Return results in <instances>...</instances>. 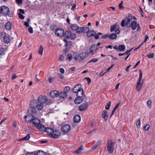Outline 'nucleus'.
<instances>
[{"instance_id": "39448f33", "label": "nucleus", "mask_w": 155, "mask_h": 155, "mask_svg": "<svg viewBox=\"0 0 155 155\" xmlns=\"http://www.w3.org/2000/svg\"><path fill=\"white\" fill-rule=\"evenodd\" d=\"M86 53L85 52H82L79 54L78 55L75 56H74V58L76 61L81 62L86 57Z\"/></svg>"}, {"instance_id": "680f3d73", "label": "nucleus", "mask_w": 155, "mask_h": 155, "mask_svg": "<svg viewBox=\"0 0 155 155\" xmlns=\"http://www.w3.org/2000/svg\"><path fill=\"white\" fill-rule=\"evenodd\" d=\"M101 140H98L97 142L95 144L97 146H98L101 143Z\"/></svg>"}, {"instance_id": "a19ab883", "label": "nucleus", "mask_w": 155, "mask_h": 155, "mask_svg": "<svg viewBox=\"0 0 155 155\" xmlns=\"http://www.w3.org/2000/svg\"><path fill=\"white\" fill-rule=\"evenodd\" d=\"M151 101L150 100H148L147 102V104L149 108H150L151 107Z\"/></svg>"}, {"instance_id": "1a4fd4ad", "label": "nucleus", "mask_w": 155, "mask_h": 155, "mask_svg": "<svg viewBox=\"0 0 155 155\" xmlns=\"http://www.w3.org/2000/svg\"><path fill=\"white\" fill-rule=\"evenodd\" d=\"M84 94H81L79 95H76L77 97L75 98L74 100V103L76 104H79L82 103L83 100V98L82 97L84 96V97H85V95H84Z\"/></svg>"}, {"instance_id": "7ed1b4c3", "label": "nucleus", "mask_w": 155, "mask_h": 155, "mask_svg": "<svg viewBox=\"0 0 155 155\" xmlns=\"http://www.w3.org/2000/svg\"><path fill=\"white\" fill-rule=\"evenodd\" d=\"M37 102L39 105L42 104L43 108V104L45 103L47 105L50 104L51 103V101L50 99H48L47 97L45 95H41L39 96L38 98Z\"/></svg>"}, {"instance_id": "e433bc0d", "label": "nucleus", "mask_w": 155, "mask_h": 155, "mask_svg": "<svg viewBox=\"0 0 155 155\" xmlns=\"http://www.w3.org/2000/svg\"><path fill=\"white\" fill-rule=\"evenodd\" d=\"M45 154L46 153L42 150H39L36 153V155H45Z\"/></svg>"}, {"instance_id": "e2e57ef3", "label": "nucleus", "mask_w": 155, "mask_h": 155, "mask_svg": "<svg viewBox=\"0 0 155 155\" xmlns=\"http://www.w3.org/2000/svg\"><path fill=\"white\" fill-rule=\"evenodd\" d=\"M150 127H143V129L144 130H147Z\"/></svg>"}, {"instance_id": "6ab92c4d", "label": "nucleus", "mask_w": 155, "mask_h": 155, "mask_svg": "<svg viewBox=\"0 0 155 155\" xmlns=\"http://www.w3.org/2000/svg\"><path fill=\"white\" fill-rule=\"evenodd\" d=\"M71 129V127H61V130L64 133H68Z\"/></svg>"}, {"instance_id": "4c0bfd02", "label": "nucleus", "mask_w": 155, "mask_h": 155, "mask_svg": "<svg viewBox=\"0 0 155 155\" xmlns=\"http://www.w3.org/2000/svg\"><path fill=\"white\" fill-rule=\"evenodd\" d=\"M111 102L110 101H109L107 102V105L106 106L105 108L107 110H109L110 108V107L111 104Z\"/></svg>"}, {"instance_id": "ea45409f", "label": "nucleus", "mask_w": 155, "mask_h": 155, "mask_svg": "<svg viewBox=\"0 0 155 155\" xmlns=\"http://www.w3.org/2000/svg\"><path fill=\"white\" fill-rule=\"evenodd\" d=\"M127 18H130L131 19V20H132V18H133V19L134 20H137V18L134 16H132L130 14H129Z\"/></svg>"}, {"instance_id": "0eeeda50", "label": "nucleus", "mask_w": 155, "mask_h": 155, "mask_svg": "<svg viewBox=\"0 0 155 155\" xmlns=\"http://www.w3.org/2000/svg\"><path fill=\"white\" fill-rule=\"evenodd\" d=\"M81 85L80 84H78L75 86L73 89V93H76V95H79V93L81 94H84V91L81 88Z\"/></svg>"}, {"instance_id": "58836bf2", "label": "nucleus", "mask_w": 155, "mask_h": 155, "mask_svg": "<svg viewBox=\"0 0 155 155\" xmlns=\"http://www.w3.org/2000/svg\"><path fill=\"white\" fill-rule=\"evenodd\" d=\"M5 51L2 48H0V55H3L5 54Z\"/></svg>"}, {"instance_id": "3c124183", "label": "nucleus", "mask_w": 155, "mask_h": 155, "mask_svg": "<svg viewBox=\"0 0 155 155\" xmlns=\"http://www.w3.org/2000/svg\"><path fill=\"white\" fill-rule=\"evenodd\" d=\"M123 4V1H121V2L119 4V8L121 9V8H123V7L122 6V5Z\"/></svg>"}, {"instance_id": "5701e85b", "label": "nucleus", "mask_w": 155, "mask_h": 155, "mask_svg": "<svg viewBox=\"0 0 155 155\" xmlns=\"http://www.w3.org/2000/svg\"><path fill=\"white\" fill-rule=\"evenodd\" d=\"M102 116V117L105 120H107L108 118L107 112L106 110H104L103 111Z\"/></svg>"}, {"instance_id": "09e8293b", "label": "nucleus", "mask_w": 155, "mask_h": 155, "mask_svg": "<svg viewBox=\"0 0 155 155\" xmlns=\"http://www.w3.org/2000/svg\"><path fill=\"white\" fill-rule=\"evenodd\" d=\"M28 30L29 33L32 34L33 33V28L31 27H30L28 28Z\"/></svg>"}, {"instance_id": "f8f14e48", "label": "nucleus", "mask_w": 155, "mask_h": 155, "mask_svg": "<svg viewBox=\"0 0 155 155\" xmlns=\"http://www.w3.org/2000/svg\"><path fill=\"white\" fill-rule=\"evenodd\" d=\"M31 123L34 124V126H44L43 125L41 124L40 120L35 116L33 117Z\"/></svg>"}, {"instance_id": "a211bd4d", "label": "nucleus", "mask_w": 155, "mask_h": 155, "mask_svg": "<svg viewBox=\"0 0 155 155\" xmlns=\"http://www.w3.org/2000/svg\"><path fill=\"white\" fill-rule=\"evenodd\" d=\"M32 115L28 114L27 115L25 116L24 119L25 121L31 123V120L33 118Z\"/></svg>"}, {"instance_id": "aec40b11", "label": "nucleus", "mask_w": 155, "mask_h": 155, "mask_svg": "<svg viewBox=\"0 0 155 155\" xmlns=\"http://www.w3.org/2000/svg\"><path fill=\"white\" fill-rule=\"evenodd\" d=\"M87 33V37H90L92 36H94L96 34V32L93 30H88L87 32H86Z\"/></svg>"}, {"instance_id": "7c9ffc66", "label": "nucleus", "mask_w": 155, "mask_h": 155, "mask_svg": "<svg viewBox=\"0 0 155 155\" xmlns=\"http://www.w3.org/2000/svg\"><path fill=\"white\" fill-rule=\"evenodd\" d=\"M125 49V46L124 45H121L118 46V50L120 51H123Z\"/></svg>"}, {"instance_id": "8fccbe9b", "label": "nucleus", "mask_w": 155, "mask_h": 155, "mask_svg": "<svg viewBox=\"0 0 155 155\" xmlns=\"http://www.w3.org/2000/svg\"><path fill=\"white\" fill-rule=\"evenodd\" d=\"M54 79V78L52 77H49L48 81L50 82V83H52L53 81V80Z\"/></svg>"}, {"instance_id": "ddd939ff", "label": "nucleus", "mask_w": 155, "mask_h": 155, "mask_svg": "<svg viewBox=\"0 0 155 155\" xmlns=\"http://www.w3.org/2000/svg\"><path fill=\"white\" fill-rule=\"evenodd\" d=\"M89 30V28L87 27H81L78 26V28L77 29L76 33L80 34L82 33H85Z\"/></svg>"}, {"instance_id": "6e6552de", "label": "nucleus", "mask_w": 155, "mask_h": 155, "mask_svg": "<svg viewBox=\"0 0 155 155\" xmlns=\"http://www.w3.org/2000/svg\"><path fill=\"white\" fill-rule=\"evenodd\" d=\"M140 72V76L139 77L138 81V82L137 83V85L136 86V88L137 90V91H140V90L141 88L142 87L143 84H141V81L142 80V73L141 71L140 70H139Z\"/></svg>"}, {"instance_id": "de8ad7c7", "label": "nucleus", "mask_w": 155, "mask_h": 155, "mask_svg": "<svg viewBox=\"0 0 155 155\" xmlns=\"http://www.w3.org/2000/svg\"><path fill=\"white\" fill-rule=\"evenodd\" d=\"M26 155H36L35 152L29 153L28 152L27 153Z\"/></svg>"}, {"instance_id": "6e6d98bb", "label": "nucleus", "mask_w": 155, "mask_h": 155, "mask_svg": "<svg viewBox=\"0 0 155 155\" xmlns=\"http://www.w3.org/2000/svg\"><path fill=\"white\" fill-rule=\"evenodd\" d=\"M116 110L115 109H114L112 111V112L110 114V118L114 114V113L115 111V110Z\"/></svg>"}, {"instance_id": "4468645a", "label": "nucleus", "mask_w": 155, "mask_h": 155, "mask_svg": "<svg viewBox=\"0 0 155 155\" xmlns=\"http://www.w3.org/2000/svg\"><path fill=\"white\" fill-rule=\"evenodd\" d=\"M64 31L61 28H58L55 31V34L60 37L64 35Z\"/></svg>"}, {"instance_id": "9d476101", "label": "nucleus", "mask_w": 155, "mask_h": 155, "mask_svg": "<svg viewBox=\"0 0 155 155\" xmlns=\"http://www.w3.org/2000/svg\"><path fill=\"white\" fill-rule=\"evenodd\" d=\"M61 134V131L59 130H54L51 134H49V136L52 138H58Z\"/></svg>"}, {"instance_id": "4be33fe9", "label": "nucleus", "mask_w": 155, "mask_h": 155, "mask_svg": "<svg viewBox=\"0 0 155 155\" xmlns=\"http://www.w3.org/2000/svg\"><path fill=\"white\" fill-rule=\"evenodd\" d=\"M74 121L75 123H78L81 120V117L79 115H75L74 118Z\"/></svg>"}, {"instance_id": "412c9836", "label": "nucleus", "mask_w": 155, "mask_h": 155, "mask_svg": "<svg viewBox=\"0 0 155 155\" xmlns=\"http://www.w3.org/2000/svg\"><path fill=\"white\" fill-rule=\"evenodd\" d=\"M67 96V94L66 92H64L59 93L58 97L61 99H64L66 98Z\"/></svg>"}, {"instance_id": "69168bd1", "label": "nucleus", "mask_w": 155, "mask_h": 155, "mask_svg": "<svg viewBox=\"0 0 155 155\" xmlns=\"http://www.w3.org/2000/svg\"><path fill=\"white\" fill-rule=\"evenodd\" d=\"M99 35H98V34L97 35H96V34L94 35L95 38L96 39H98L99 37Z\"/></svg>"}, {"instance_id": "dca6fc26", "label": "nucleus", "mask_w": 155, "mask_h": 155, "mask_svg": "<svg viewBox=\"0 0 155 155\" xmlns=\"http://www.w3.org/2000/svg\"><path fill=\"white\" fill-rule=\"evenodd\" d=\"M88 104L87 103H82L79 107L78 110L82 111L85 110L88 107Z\"/></svg>"}, {"instance_id": "774afa93", "label": "nucleus", "mask_w": 155, "mask_h": 155, "mask_svg": "<svg viewBox=\"0 0 155 155\" xmlns=\"http://www.w3.org/2000/svg\"><path fill=\"white\" fill-rule=\"evenodd\" d=\"M19 12H20V13H22L23 14H25V11H24L22 9H19Z\"/></svg>"}, {"instance_id": "c85d7f7f", "label": "nucleus", "mask_w": 155, "mask_h": 155, "mask_svg": "<svg viewBox=\"0 0 155 155\" xmlns=\"http://www.w3.org/2000/svg\"><path fill=\"white\" fill-rule=\"evenodd\" d=\"M38 130L42 132H45V127H35Z\"/></svg>"}, {"instance_id": "49530a36", "label": "nucleus", "mask_w": 155, "mask_h": 155, "mask_svg": "<svg viewBox=\"0 0 155 155\" xmlns=\"http://www.w3.org/2000/svg\"><path fill=\"white\" fill-rule=\"evenodd\" d=\"M84 79L87 81L88 84H90L91 83V80L90 78L88 77H86Z\"/></svg>"}, {"instance_id": "c9c22d12", "label": "nucleus", "mask_w": 155, "mask_h": 155, "mask_svg": "<svg viewBox=\"0 0 155 155\" xmlns=\"http://www.w3.org/2000/svg\"><path fill=\"white\" fill-rule=\"evenodd\" d=\"M72 58V55L70 54H68L67 56V59L69 61H71Z\"/></svg>"}, {"instance_id": "393cba45", "label": "nucleus", "mask_w": 155, "mask_h": 155, "mask_svg": "<svg viewBox=\"0 0 155 155\" xmlns=\"http://www.w3.org/2000/svg\"><path fill=\"white\" fill-rule=\"evenodd\" d=\"M54 129L49 127H45V132L49 133V134H51L53 132Z\"/></svg>"}, {"instance_id": "5fc2aeb1", "label": "nucleus", "mask_w": 155, "mask_h": 155, "mask_svg": "<svg viewBox=\"0 0 155 155\" xmlns=\"http://www.w3.org/2000/svg\"><path fill=\"white\" fill-rule=\"evenodd\" d=\"M136 125L137 126H139L140 125V119H139L136 122Z\"/></svg>"}, {"instance_id": "4d7b16f0", "label": "nucleus", "mask_w": 155, "mask_h": 155, "mask_svg": "<svg viewBox=\"0 0 155 155\" xmlns=\"http://www.w3.org/2000/svg\"><path fill=\"white\" fill-rule=\"evenodd\" d=\"M133 49V48H131L129 50H127L124 53V54H126V55L129 52H130Z\"/></svg>"}, {"instance_id": "37998d69", "label": "nucleus", "mask_w": 155, "mask_h": 155, "mask_svg": "<svg viewBox=\"0 0 155 155\" xmlns=\"http://www.w3.org/2000/svg\"><path fill=\"white\" fill-rule=\"evenodd\" d=\"M109 34H107L105 35L102 36L101 37L102 38L105 39L107 38H109Z\"/></svg>"}, {"instance_id": "13d9d810", "label": "nucleus", "mask_w": 155, "mask_h": 155, "mask_svg": "<svg viewBox=\"0 0 155 155\" xmlns=\"http://www.w3.org/2000/svg\"><path fill=\"white\" fill-rule=\"evenodd\" d=\"M17 77V76L16 75V74H13L12 75V80H13L16 78Z\"/></svg>"}, {"instance_id": "9b49d317", "label": "nucleus", "mask_w": 155, "mask_h": 155, "mask_svg": "<svg viewBox=\"0 0 155 155\" xmlns=\"http://www.w3.org/2000/svg\"><path fill=\"white\" fill-rule=\"evenodd\" d=\"M64 36L66 39L70 38L71 39L74 40L76 37V35L75 34L72 33L71 31H66L64 34Z\"/></svg>"}, {"instance_id": "20e7f679", "label": "nucleus", "mask_w": 155, "mask_h": 155, "mask_svg": "<svg viewBox=\"0 0 155 155\" xmlns=\"http://www.w3.org/2000/svg\"><path fill=\"white\" fill-rule=\"evenodd\" d=\"M115 142L113 140H108L107 142V150L108 152L111 154L113 152L114 148Z\"/></svg>"}, {"instance_id": "423d86ee", "label": "nucleus", "mask_w": 155, "mask_h": 155, "mask_svg": "<svg viewBox=\"0 0 155 155\" xmlns=\"http://www.w3.org/2000/svg\"><path fill=\"white\" fill-rule=\"evenodd\" d=\"M0 13L5 15H8L9 17L12 16L13 14L9 11L8 7L5 6H3L0 8Z\"/></svg>"}, {"instance_id": "c03bdc74", "label": "nucleus", "mask_w": 155, "mask_h": 155, "mask_svg": "<svg viewBox=\"0 0 155 155\" xmlns=\"http://www.w3.org/2000/svg\"><path fill=\"white\" fill-rule=\"evenodd\" d=\"M19 17L21 19H23L24 18V16L21 13H18Z\"/></svg>"}, {"instance_id": "c756f323", "label": "nucleus", "mask_w": 155, "mask_h": 155, "mask_svg": "<svg viewBox=\"0 0 155 155\" xmlns=\"http://www.w3.org/2000/svg\"><path fill=\"white\" fill-rule=\"evenodd\" d=\"M83 149V146L82 145L78 149L74 152L75 153H78L81 152Z\"/></svg>"}, {"instance_id": "338daca9", "label": "nucleus", "mask_w": 155, "mask_h": 155, "mask_svg": "<svg viewBox=\"0 0 155 155\" xmlns=\"http://www.w3.org/2000/svg\"><path fill=\"white\" fill-rule=\"evenodd\" d=\"M115 32L116 34H118L120 32V30L118 28L116 29L115 31Z\"/></svg>"}, {"instance_id": "cd10ccee", "label": "nucleus", "mask_w": 155, "mask_h": 155, "mask_svg": "<svg viewBox=\"0 0 155 155\" xmlns=\"http://www.w3.org/2000/svg\"><path fill=\"white\" fill-rule=\"evenodd\" d=\"M71 28L72 30H76L78 28V26L76 24H72L71 26Z\"/></svg>"}, {"instance_id": "f257e3e1", "label": "nucleus", "mask_w": 155, "mask_h": 155, "mask_svg": "<svg viewBox=\"0 0 155 155\" xmlns=\"http://www.w3.org/2000/svg\"><path fill=\"white\" fill-rule=\"evenodd\" d=\"M131 21V19L130 18H126L123 19L121 22V25L122 27L125 26L127 28H129L130 27L131 29L135 30L137 28V31H141V28L139 23H137V21H132L130 24L129 22Z\"/></svg>"}, {"instance_id": "473e14b6", "label": "nucleus", "mask_w": 155, "mask_h": 155, "mask_svg": "<svg viewBox=\"0 0 155 155\" xmlns=\"http://www.w3.org/2000/svg\"><path fill=\"white\" fill-rule=\"evenodd\" d=\"M117 24H115L110 26V31L111 32H113L115 30Z\"/></svg>"}, {"instance_id": "2eb2a0df", "label": "nucleus", "mask_w": 155, "mask_h": 155, "mask_svg": "<svg viewBox=\"0 0 155 155\" xmlns=\"http://www.w3.org/2000/svg\"><path fill=\"white\" fill-rule=\"evenodd\" d=\"M3 41L5 43L8 44L10 41V38L9 35L5 33L3 35Z\"/></svg>"}, {"instance_id": "b1692460", "label": "nucleus", "mask_w": 155, "mask_h": 155, "mask_svg": "<svg viewBox=\"0 0 155 155\" xmlns=\"http://www.w3.org/2000/svg\"><path fill=\"white\" fill-rule=\"evenodd\" d=\"M63 41L66 43V46L67 48H70L72 45V43L71 41H67L65 39H64Z\"/></svg>"}, {"instance_id": "2f4dec72", "label": "nucleus", "mask_w": 155, "mask_h": 155, "mask_svg": "<svg viewBox=\"0 0 155 155\" xmlns=\"http://www.w3.org/2000/svg\"><path fill=\"white\" fill-rule=\"evenodd\" d=\"M43 47L42 45H41L38 51V54L41 55L43 54Z\"/></svg>"}, {"instance_id": "72a5a7b5", "label": "nucleus", "mask_w": 155, "mask_h": 155, "mask_svg": "<svg viewBox=\"0 0 155 155\" xmlns=\"http://www.w3.org/2000/svg\"><path fill=\"white\" fill-rule=\"evenodd\" d=\"M30 138V135L29 134H27L26 136L23 138L21 140H28Z\"/></svg>"}, {"instance_id": "0e129e2a", "label": "nucleus", "mask_w": 155, "mask_h": 155, "mask_svg": "<svg viewBox=\"0 0 155 155\" xmlns=\"http://www.w3.org/2000/svg\"><path fill=\"white\" fill-rule=\"evenodd\" d=\"M64 58V57L63 55H60L59 59V60H63Z\"/></svg>"}, {"instance_id": "79ce46f5", "label": "nucleus", "mask_w": 155, "mask_h": 155, "mask_svg": "<svg viewBox=\"0 0 155 155\" xmlns=\"http://www.w3.org/2000/svg\"><path fill=\"white\" fill-rule=\"evenodd\" d=\"M70 90V87L68 86L66 87L64 89V92H68Z\"/></svg>"}, {"instance_id": "a18cd8bd", "label": "nucleus", "mask_w": 155, "mask_h": 155, "mask_svg": "<svg viewBox=\"0 0 155 155\" xmlns=\"http://www.w3.org/2000/svg\"><path fill=\"white\" fill-rule=\"evenodd\" d=\"M154 54L153 53H152L150 54H148L147 55V57L149 58H152L153 57Z\"/></svg>"}, {"instance_id": "052dcab7", "label": "nucleus", "mask_w": 155, "mask_h": 155, "mask_svg": "<svg viewBox=\"0 0 155 155\" xmlns=\"http://www.w3.org/2000/svg\"><path fill=\"white\" fill-rule=\"evenodd\" d=\"M60 71L62 74H64V69L62 68H60Z\"/></svg>"}, {"instance_id": "bb28decb", "label": "nucleus", "mask_w": 155, "mask_h": 155, "mask_svg": "<svg viewBox=\"0 0 155 155\" xmlns=\"http://www.w3.org/2000/svg\"><path fill=\"white\" fill-rule=\"evenodd\" d=\"M11 26L12 24H11V22H7L5 26L6 29L7 30H10L11 28Z\"/></svg>"}, {"instance_id": "603ef678", "label": "nucleus", "mask_w": 155, "mask_h": 155, "mask_svg": "<svg viewBox=\"0 0 155 155\" xmlns=\"http://www.w3.org/2000/svg\"><path fill=\"white\" fill-rule=\"evenodd\" d=\"M57 74L61 79H64V76L63 75L60 74L59 73H58Z\"/></svg>"}, {"instance_id": "f03ea898", "label": "nucleus", "mask_w": 155, "mask_h": 155, "mask_svg": "<svg viewBox=\"0 0 155 155\" xmlns=\"http://www.w3.org/2000/svg\"><path fill=\"white\" fill-rule=\"evenodd\" d=\"M30 108L28 110V114L33 117L36 115L37 111L36 109L38 110H41L43 109V106L42 104L39 105L36 100L33 99L32 100L30 103Z\"/></svg>"}, {"instance_id": "f3484780", "label": "nucleus", "mask_w": 155, "mask_h": 155, "mask_svg": "<svg viewBox=\"0 0 155 155\" xmlns=\"http://www.w3.org/2000/svg\"><path fill=\"white\" fill-rule=\"evenodd\" d=\"M59 92L55 90L52 91H51L50 95L51 97L53 98L57 97H58Z\"/></svg>"}, {"instance_id": "864d4df0", "label": "nucleus", "mask_w": 155, "mask_h": 155, "mask_svg": "<svg viewBox=\"0 0 155 155\" xmlns=\"http://www.w3.org/2000/svg\"><path fill=\"white\" fill-rule=\"evenodd\" d=\"M15 1L18 4H21L22 2V0H15Z\"/></svg>"}, {"instance_id": "bf43d9fd", "label": "nucleus", "mask_w": 155, "mask_h": 155, "mask_svg": "<svg viewBox=\"0 0 155 155\" xmlns=\"http://www.w3.org/2000/svg\"><path fill=\"white\" fill-rule=\"evenodd\" d=\"M121 102L120 101L116 105L115 107H114V109L115 110H116L118 108L119 105H120Z\"/></svg>"}, {"instance_id": "a878e982", "label": "nucleus", "mask_w": 155, "mask_h": 155, "mask_svg": "<svg viewBox=\"0 0 155 155\" xmlns=\"http://www.w3.org/2000/svg\"><path fill=\"white\" fill-rule=\"evenodd\" d=\"M117 35L114 33H112L110 34H109V38L110 40H114L116 38Z\"/></svg>"}, {"instance_id": "f704fd0d", "label": "nucleus", "mask_w": 155, "mask_h": 155, "mask_svg": "<svg viewBox=\"0 0 155 155\" xmlns=\"http://www.w3.org/2000/svg\"><path fill=\"white\" fill-rule=\"evenodd\" d=\"M98 61V59L97 58H93L87 62V63H89L91 62L95 63L97 62Z\"/></svg>"}]
</instances>
